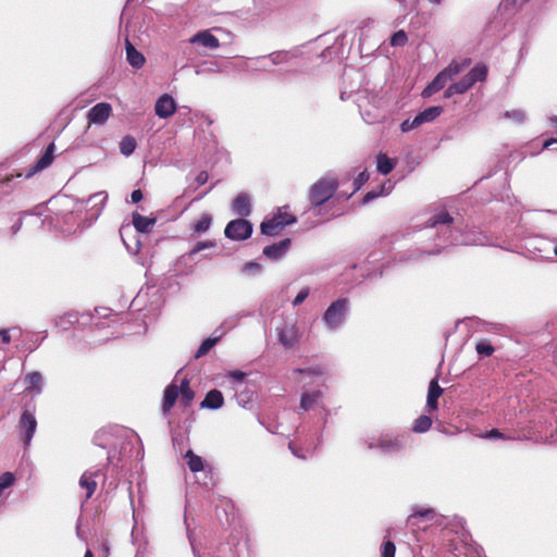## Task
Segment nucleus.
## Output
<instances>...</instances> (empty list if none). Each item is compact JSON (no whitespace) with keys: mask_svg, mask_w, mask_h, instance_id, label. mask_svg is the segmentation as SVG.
Returning <instances> with one entry per match:
<instances>
[{"mask_svg":"<svg viewBox=\"0 0 557 557\" xmlns=\"http://www.w3.org/2000/svg\"><path fill=\"white\" fill-rule=\"evenodd\" d=\"M154 111L159 117L168 119L175 113L176 103L170 95L164 94L157 100Z\"/></svg>","mask_w":557,"mask_h":557,"instance_id":"nucleus-10","label":"nucleus"},{"mask_svg":"<svg viewBox=\"0 0 557 557\" xmlns=\"http://www.w3.org/2000/svg\"><path fill=\"white\" fill-rule=\"evenodd\" d=\"M321 391H313L311 393H302L300 399V408L302 410H310L313 405L318 404L322 399Z\"/></svg>","mask_w":557,"mask_h":557,"instance_id":"nucleus-24","label":"nucleus"},{"mask_svg":"<svg viewBox=\"0 0 557 557\" xmlns=\"http://www.w3.org/2000/svg\"><path fill=\"white\" fill-rule=\"evenodd\" d=\"M421 124H416V117L413 120H406L401 123V131L403 132H409L418 126H420Z\"/></svg>","mask_w":557,"mask_h":557,"instance_id":"nucleus-43","label":"nucleus"},{"mask_svg":"<svg viewBox=\"0 0 557 557\" xmlns=\"http://www.w3.org/2000/svg\"><path fill=\"white\" fill-rule=\"evenodd\" d=\"M190 44H198L209 49H216L220 47L219 39L213 36L209 30H201L195 34L190 39Z\"/></svg>","mask_w":557,"mask_h":557,"instance_id":"nucleus-12","label":"nucleus"},{"mask_svg":"<svg viewBox=\"0 0 557 557\" xmlns=\"http://www.w3.org/2000/svg\"><path fill=\"white\" fill-rule=\"evenodd\" d=\"M436 516L433 508H413L412 513L408 517L407 523L410 527H417L419 519L432 520Z\"/></svg>","mask_w":557,"mask_h":557,"instance_id":"nucleus-20","label":"nucleus"},{"mask_svg":"<svg viewBox=\"0 0 557 557\" xmlns=\"http://www.w3.org/2000/svg\"><path fill=\"white\" fill-rule=\"evenodd\" d=\"M15 481L14 475L11 472H4L0 475V492H2L4 488L10 487L13 485Z\"/></svg>","mask_w":557,"mask_h":557,"instance_id":"nucleus-37","label":"nucleus"},{"mask_svg":"<svg viewBox=\"0 0 557 557\" xmlns=\"http://www.w3.org/2000/svg\"><path fill=\"white\" fill-rule=\"evenodd\" d=\"M483 438H490V440H503V441H520L521 437L519 435H515L513 433L505 434L500 432L498 429H492L487 431L484 435H482Z\"/></svg>","mask_w":557,"mask_h":557,"instance_id":"nucleus-29","label":"nucleus"},{"mask_svg":"<svg viewBox=\"0 0 557 557\" xmlns=\"http://www.w3.org/2000/svg\"><path fill=\"white\" fill-rule=\"evenodd\" d=\"M488 74V67L484 63H478L470 72L465 75L459 82L454 83L444 91L445 98H450L454 95H461L467 92L478 82H485Z\"/></svg>","mask_w":557,"mask_h":557,"instance_id":"nucleus-3","label":"nucleus"},{"mask_svg":"<svg viewBox=\"0 0 557 557\" xmlns=\"http://www.w3.org/2000/svg\"><path fill=\"white\" fill-rule=\"evenodd\" d=\"M479 355L491 356L494 352V347L487 342H480L475 346Z\"/></svg>","mask_w":557,"mask_h":557,"instance_id":"nucleus-39","label":"nucleus"},{"mask_svg":"<svg viewBox=\"0 0 557 557\" xmlns=\"http://www.w3.org/2000/svg\"><path fill=\"white\" fill-rule=\"evenodd\" d=\"M215 246V243L214 242H211V240H207V242H198L195 247L190 250L189 255L190 256H194L196 253H198L199 251L206 249V248H211V247H214Z\"/></svg>","mask_w":557,"mask_h":557,"instance_id":"nucleus-41","label":"nucleus"},{"mask_svg":"<svg viewBox=\"0 0 557 557\" xmlns=\"http://www.w3.org/2000/svg\"><path fill=\"white\" fill-rule=\"evenodd\" d=\"M233 211L240 216H248L251 213V201L247 194H239L232 203Z\"/></svg>","mask_w":557,"mask_h":557,"instance_id":"nucleus-16","label":"nucleus"},{"mask_svg":"<svg viewBox=\"0 0 557 557\" xmlns=\"http://www.w3.org/2000/svg\"><path fill=\"white\" fill-rule=\"evenodd\" d=\"M278 342L286 348L293 347L298 341V329L295 323H285L278 330Z\"/></svg>","mask_w":557,"mask_h":557,"instance_id":"nucleus-11","label":"nucleus"},{"mask_svg":"<svg viewBox=\"0 0 557 557\" xmlns=\"http://www.w3.org/2000/svg\"><path fill=\"white\" fill-rule=\"evenodd\" d=\"M55 146L53 143L49 144L46 148L45 153L36 161V163L29 168L27 173L25 174V178H29L36 173L47 169L53 161Z\"/></svg>","mask_w":557,"mask_h":557,"instance_id":"nucleus-9","label":"nucleus"},{"mask_svg":"<svg viewBox=\"0 0 557 557\" xmlns=\"http://www.w3.org/2000/svg\"><path fill=\"white\" fill-rule=\"evenodd\" d=\"M296 221L295 215L288 212H278L271 219L263 221L260 225V231L263 235L275 236L278 235L284 227L294 224Z\"/></svg>","mask_w":557,"mask_h":557,"instance_id":"nucleus-4","label":"nucleus"},{"mask_svg":"<svg viewBox=\"0 0 557 557\" xmlns=\"http://www.w3.org/2000/svg\"><path fill=\"white\" fill-rule=\"evenodd\" d=\"M212 223V218L209 213H203L194 224L193 230L195 233L200 234L207 232Z\"/></svg>","mask_w":557,"mask_h":557,"instance_id":"nucleus-30","label":"nucleus"},{"mask_svg":"<svg viewBox=\"0 0 557 557\" xmlns=\"http://www.w3.org/2000/svg\"><path fill=\"white\" fill-rule=\"evenodd\" d=\"M178 387L175 384H170L164 389V396H163V404H162V410L164 413H169L173 406L175 405V401L178 398Z\"/></svg>","mask_w":557,"mask_h":557,"instance_id":"nucleus-18","label":"nucleus"},{"mask_svg":"<svg viewBox=\"0 0 557 557\" xmlns=\"http://www.w3.org/2000/svg\"><path fill=\"white\" fill-rule=\"evenodd\" d=\"M394 166H395V163L385 153L377 154L376 168L381 174H383V175L389 174L394 170Z\"/></svg>","mask_w":557,"mask_h":557,"instance_id":"nucleus-26","label":"nucleus"},{"mask_svg":"<svg viewBox=\"0 0 557 557\" xmlns=\"http://www.w3.org/2000/svg\"><path fill=\"white\" fill-rule=\"evenodd\" d=\"M98 476V471H86L82 474L79 479V486L86 490L85 499H89L97 490L98 483L96 478Z\"/></svg>","mask_w":557,"mask_h":557,"instance_id":"nucleus-14","label":"nucleus"},{"mask_svg":"<svg viewBox=\"0 0 557 557\" xmlns=\"http://www.w3.org/2000/svg\"><path fill=\"white\" fill-rule=\"evenodd\" d=\"M133 225L139 233H149L156 224V219H151L139 213H133Z\"/></svg>","mask_w":557,"mask_h":557,"instance_id":"nucleus-22","label":"nucleus"},{"mask_svg":"<svg viewBox=\"0 0 557 557\" xmlns=\"http://www.w3.org/2000/svg\"><path fill=\"white\" fill-rule=\"evenodd\" d=\"M0 339L3 344H9L11 342V336L7 330L0 331Z\"/></svg>","mask_w":557,"mask_h":557,"instance_id":"nucleus-48","label":"nucleus"},{"mask_svg":"<svg viewBox=\"0 0 557 557\" xmlns=\"http://www.w3.org/2000/svg\"><path fill=\"white\" fill-rule=\"evenodd\" d=\"M338 187V180L334 176L324 175L317 180L312 185H310L307 193L309 201L308 210L315 216L322 215L324 210L331 206V200Z\"/></svg>","mask_w":557,"mask_h":557,"instance_id":"nucleus-1","label":"nucleus"},{"mask_svg":"<svg viewBox=\"0 0 557 557\" xmlns=\"http://www.w3.org/2000/svg\"><path fill=\"white\" fill-rule=\"evenodd\" d=\"M443 392V388L438 385V381L433 379L430 382L426 397V407L429 411H434L437 409L438 398L442 396Z\"/></svg>","mask_w":557,"mask_h":557,"instance_id":"nucleus-13","label":"nucleus"},{"mask_svg":"<svg viewBox=\"0 0 557 557\" xmlns=\"http://www.w3.org/2000/svg\"><path fill=\"white\" fill-rule=\"evenodd\" d=\"M290 243L289 238H285L280 243L265 246L263 248V255L269 259H278L288 250Z\"/></svg>","mask_w":557,"mask_h":557,"instance_id":"nucleus-15","label":"nucleus"},{"mask_svg":"<svg viewBox=\"0 0 557 557\" xmlns=\"http://www.w3.org/2000/svg\"><path fill=\"white\" fill-rule=\"evenodd\" d=\"M84 557H94V554H92V552H91L90 549H87V550L85 552Z\"/></svg>","mask_w":557,"mask_h":557,"instance_id":"nucleus-55","label":"nucleus"},{"mask_svg":"<svg viewBox=\"0 0 557 557\" xmlns=\"http://www.w3.org/2000/svg\"><path fill=\"white\" fill-rule=\"evenodd\" d=\"M554 253L557 256V246L554 249Z\"/></svg>","mask_w":557,"mask_h":557,"instance_id":"nucleus-59","label":"nucleus"},{"mask_svg":"<svg viewBox=\"0 0 557 557\" xmlns=\"http://www.w3.org/2000/svg\"><path fill=\"white\" fill-rule=\"evenodd\" d=\"M218 342V338H207L205 339L201 345L199 346V348L197 349V352H196V358H200L205 355H207L210 349L216 344Z\"/></svg>","mask_w":557,"mask_h":557,"instance_id":"nucleus-34","label":"nucleus"},{"mask_svg":"<svg viewBox=\"0 0 557 557\" xmlns=\"http://www.w3.org/2000/svg\"><path fill=\"white\" fill-rule=\"evenodd\" d=\"M13 177H14V175H12V174H11V175H8V176H5V177L1 181V183H2V184H8V183H10V182L13 180Z\"/></svg>","mask_w":557,"mask_h":557,"instance_id":"nucleus-53","label":"nucleus"},{"mask_svg":"<svg viewBox=\"0 0 557 557\" xmlns=\"http://www.w3.org/2000/svg\"><path fill=\"white\" fill-rule=\"evenodd\" d=\"M126 59L128 63L135 67L140 69L145 64V57L139 52L128 39H126Z\"/></svg>","mask_w":557,"mask_h":557,"instance_id":"nucleus-21","label":"nucleus"},{"mask_svg":"<svg viewBox=\"0 0 557 557\" xmlns=\"http://www.w3.org/2000/svg\"><path fill=\"white\" fill-rule=\"evenodd\" d=\"M556 143H557V139H555V138L547 139V140H545V141H544V144H543V148H544V149H547V148H549L553 144H556Z\"/></svg>","mask_w":557,"mask_h":557,"instance_id":"nucleus-52","label":"nucleus"},{"mask_svg":"<svg viewBox=\"0 0 557 557\" xmlns=\"http://www.w3.org/2000/svg\"><path fill=\"white\" fill-rule=\"evenodd\" d=\"M471 64V59L467 58L461 62L451 61L448 66L441 71L435 78L423 89L422 97L429 98L437 91L442 90L446 84L451 81L461 71Z\"/></svg>","mask_w":557,"mask_h":557,"instance_id":"nucleus-2","label":"nucleus"},{"mask_svg":"<svg viewBox=\"0 0 557 557\" xmlns=\"http://www.w3.org/2000/svg\"><path fill=\"white\" fill-rule=\"evenodd\" d=\"M289 449L292 450L293 455L296 456L299 459H307L306 454H304L301 448L296 447L292 442L288 444Z\"/></svg>","mask_w":557,"mask_h":557,"instance_id":"nucleus-44","label":"nucleus"},{"mask_svg":"<svg viewBox=\"0 0 557 557\" xmlns=\"http://www.w3.org/2000/svg\"><path fill=\"white\" fill-rule=\"evenodd\" d=\"M209 180V175L206 171H201L198 173V175L196 176V183L198 186H202L205 185Z\"/></svg>","mask_w":557,"mask_h":557,"instance_id":"nucleus-45","label":"nucleus"},{"mask_svg":"<svg viewBox=\"0 0 557 557\" xmlns=\"http://www.w3.org/2000/svg\"><path fill=\"white\" fill-rule=\"evenodd\" d=\"M143 193L140 189H135L133 190L132 195H131V199L134 203L136 202H139L141 199H143Z\"/></svg>","mask_w":557,"mask_h":557,"instance_id":"nucleus-46","label":"nucleus"},{"mask_svg":"<svg viewBox=\"0 0 557 557\" xmlns=\"http://www.w3.org/2000/svg\"><path fill=\"white\" fill-rule=\"evenodd\" d=\"M430 1L435 3V4H438L441 2V0H430Z\"/></svg>","mask_w":557,"mask_h":557,"instance_id":"nucleus-57","label":"nucleus"},{"mask_svg":"<svg viewBox=\"0 0 557 557\" xmlns=\"http://www.w3.org/2000/svg\"><path fill=\"white\" fill-rule=\"evenodd\" d=\"M308 295H309L308 288L301 289L293 301L294 306H298V305L302 304V301L308 297Z\"/></svg>","mask_w":557,"mask_h":557,"instance_id":"nucleus-42","label":"nucleus"},{"mask_svg":"<svg viewBox=\"0 0 557 557\" xmlns=\"http://www.w3.org/2000/svg\"><path fill=\"white\" fill-rule=\"evenodd\" d=\"M136 148V140L132 136H124L120 141V151L122 154L128 157Z\"/></svg>","mask_w":557,"mask_h":557,"instance_id":"nucleus-31","label":"nucleus"},{"mask_svg":"<svg viewBox=\"0 0 557 557\" xmlns=\"http://www.w3.org/2000/svg\"><path fill=\"white\" fill-rule=\"evenodd\" d=\"M22 224H23L22 219L21 218L17 219L15 224L12 226V233L16 234L18 232V230L21 228Z\"/></svg>","mask_w":557,"mask_h":557,"instance_id":"nucleus-51","label":"nucleus"},{"mask_svg":"<svg viewBox=\"0 0 557 557\" xmlns=\"http://www.w3.org/2000/svg\"><path fill=\"white\" fill-rule=\"evenodd\" d=\"M443 109L442 107L435 106L430 107L425 109L424 111L420 112L418 115H416V124H423L426 122L434 121L437 116L441 115Z\"/></svg>","mask_w":557,"mask_h":557,"instance_id":"nucleus-23","label":"nucleus"},{"mask_svg":"<svg viewBox=\"0 0 557 557\" xmlns=\"http://www.w3.org/2000/svg\"><path fill=\"white\" fill-rule=\"evenodd\" d=\"M377 447L385 451H398L401 449L403 445L398 438H394L391 436H382L379 440Z\"/></svg>","mask_w":557,"mask_h":557,"instance_id":"nucleus-25","label":"nucleus"},{"mask_svg":"<svg viewBox=\"0 0 557 557\" xmlns=\"http://www.w3.org/2000/svg\"><path fill=\"white\" fill-rule=\"evenodd\" d=\"M251 267L259 268L260 265L258 263H250Z\"/></svg>","mask_w":557,"mask_h":557,"instance_id":"nucleus-58","label":"nucleus"},{"mask_svg":"<svg viewBox=\"0 0 557 557\" xmlns=\"http://www.w3.org/2000/svg\"><path fill=\"white\" fill-rule=\"evenodd\" d=\"M178 387V393H182V391L184 389H191L190 388V385H189V381L187 379H184L182 382H181V385L177 386Z\"/></svg>","mask_w":557,"mask_h":557,"instance_id":"nucleus-49","label":"nucleus"},{"mask_svg":"<svg viewBox=\"0 0 557 557\" xmlns=\"http://www.w3.org/2000/svg\"><path fill=\"white\" fill-rule=\"evenodd\" d=\"M252 224L245 219H236L227 223L224 234L232 240H244L251 236Z\"/></svg>","mask_w":557,"mask_h":557,"instance_id":"nucleus-5","label":"nucleus"},{"mask_svg":"<svg viewBox=\"0 0 557 557\" xmlns=\"http://www.w3.org/2000/svg\"><path fill=\"white\" fill-rule=\"evenodd\" d=\"M112 115V107L108 102H99L89 109L87 113L88 124H104Z\"/></svg>","mask_w":557,"mask_h":557,"instance_id":"nucleus-8","label":"nucleus"},{"mask_svg":"<svg viewBox=\"0 0 557 557\" xmlns=\"http://www.w3.org/2000/svg\"><path fill=\"white\" fill-rule=\"evenodd\" d=\"M432 426V419L429 416L422 414L413 421L412 431L414 433H424Z\"/></svg>","mask_w":557,"mask_h":557,"instance_id":"nucleus-28","label":"nucleus"},{"mask_svg":"<svg viewBox=\"0 0 557 557\" xmlns=\"http://www.w3.org/2000/svg\"><path fill=\"white\" fill-rule=\"evenodd\" d=\"M396 546L392 541H386L382 544V557H395Z\"/></svg>","mask_w":557,"mask_h":557,"instance_id":"nucleus-38","label":"nucleus"},{"mask_svg":"<svg viewBox=\"0 0 557 557\" xmlns=\"http://www.w3.org/2000/svg\"><path fill=\"white\" fill-rule=\"evenodd\" d=\"M369 180V174L367 172V170L360 172L358 174V176L352 182V186H354V189L347 196L348 198L351 197L355 193H357L362 186L363 184Z\"/></svg>","mask_w":557,"mask_h":557,"instance_id":"nucleus-35","label":"nucleus"},{"mask_svg":"<svg viewBox=\"0 0 557 557\" xmlns=\"http://www.w3.org/2000/svg\"><path fill=\"white\" fill-rule=\"evenodd\" d=\"M181 395V404L184 406V407H189L194 400V397H195V393L193 389H184L182 391V393H180Z\"/></svg>","mask_w":557,"mask_h":557,"instance_id":"nucleus-40","label":"nucleus"},{"mask_svg":"<svg viewBox=\"0 0 557 557\" xmlns=\"http://www.w3.org/2000/svg\"><path fill=\"white\" fill-rule=\"evenodd\" d=\"M503 117L511 120V121H513L517 124H521V123H523V121L525 119V114L520 109H513V110H510V111H505L503 113Z\"/></svg>","mask_w":557,"mask_h":557,"instance_id":"nucleus-33","label":"nucleus"},{"mask_svg":"<svg viewBox=\"0 0 557 557\" xmlns=\"http://www.w3.org/2000/svg\"><path fill=\"white\" fill-rule=\"evenodd\" d=\"M224 404V397L219 389H211L206 394L205 399L201 401V408L219 409Z\"/></svg>","mask_w":557,"mask_h":557,"instance_id":"nucleus-17","label":"nucleus"},{"mask_svg":"<svg viewBox=\"0 0 557 557\" xmlns=\"http://www.w3.org/2000/svg\"><path fill=\"white\" fill-rule=\"evenodd\" d=\"M453 221V216L447 211H440L430 218L429 225L436 226L438 224H450Z\"/></svg>","mask_w":557,"mask_h":557,"instance_id":"nucleus-32","label":"nucleus"},{"mask_svg":"<svg viewBox=\"0 0 557 557\" xmlns=\"http://www.w3.org/2000/svg\"><path fill=\"white\" fill-rule=\"evenodd\" d=\"M64 320H65V317L59 318L58 324H63Z\"/></svg>","mask_w":557,"mask_h":557,"instance_id":"nucleus-56","label":"nucleus"},{"mask_svg":"<svg viewBox=\"0 0 557 557\" xmlns=\"http://www.w3.org/2000/svg\"><path fill=\"white\" fill-rule=\"evenodd\" d=\"M407 41L408 37L404 30H398L391 37V45L393 47H403L407 44Z\"/></svg>","mask_w":557,"mask_h":557,"instance_id":"nucleus-36","label":"nucleus"},{"mask_svg":"<svg viewBox=\"0 0 557 557\" xmlns=\"http://www.w3.org/2000/svg\"><path fill=\"white\" fill-rule=\"evenodd\" d=\"M25 383H26V393H36L40 394L42 391V375L38 371L29 372L25 376Z\"/></svg>","mask_w":557,"mask_h":557,"instance_id":"nucleus-19","label":"nucleus"},{"mask_svg":"<svg viewBox=\"0 0 557 557\" xmlns=\"http://www.w3.org/2000/svg\"><path fill=\"white\" fill-rule=\"evenodd\" d=\"M231 376L234 377L235 380L243 381L246 374L242 371H235L231 373Z\"/></svg>","mask_w":557,"mask_h":557,"instance_id":"nucleus-50","label":"nucleus"},{"mask_svg":"<svg viewBox=\"0 0 557 557\" xmlns=\"http://www.w3.org/2000/svg\"><path fill=\"white\" fill-rule=\"evenodd\" d=\"M18 429L21 432L22 441L24 442L25 447H27L30 444V441L37 429V420L30 411L24 410L22 412L18 421Z\"/></svg>","mask_w":557,"mask_h":557,"instance_id":"nucleus-7","label":"nucleus"},{"mask_svg":"<svg viewBox=\"0 0 557 557\" xmlns=\"http://www.w3.org/2000/svg\"><path fill=\"white\" fill-rule=\"evenodd\" d=\"M185 459L191 472H200L203 470L202 458L196 455L191 449L187 450L185 454Z\"/></svg>","mask_w":557,"mask_h":557,"instance_id":"nucleus-27","label":"nucleus"},{"mask_svg":"<svg viewBox=\"0 0 557 557\" xmlns=\"http://www.w3.org/2000/svg\"><path fill=\"white\" fill-rule=\"evenodd\" d=\"M549 120L552 125L557 128V115H553Z\"/></svg>","mask_w":557,"mask_h":557,"instance_id":"nucleus-54","label":"nucleus"},{"mask_svg":"<svg viewBox=\"0 0 557 557\" xmlns=\"http://www.w3.org/2000/svg\"><path fill=\"white\" fill-rule=\"evenodd\" d=\"M348 300L346 298L334 301L324 312L323 320L331 327L335 329L344 321Z\"/></svg>","mask_w":557,"mask_h":557,"instance_id":"nucleus-6","label":"nucleus"},{"mask_svg":"<svg viewBox=\"0 0 557 557\" xmlns=\"http://www.w3.org/2000/svg\"><path fill=\"white\" fill-rule=\"evenodd\" d=\"M380 196V193H375V191H369L364 195L363 197V203H368L370 202L371 200L377 198Z\"/></svg>","mask_w":557,"mask_h":557,"instance_id":"nucleus-47","label":"nucleus"}]
</instances>
